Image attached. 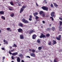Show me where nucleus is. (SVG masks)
Instances as JSON below:
<instances>
[{"instance_id": "f257e3e1", "label": "nucleus", "mask_w": 62, "mask_h": 62, "mask_svg": "<svg viewBox=\"0 0 62 62\" xmlns=\"http://www.w3.org/2000/svg\"><path fill=\"white\" fill-rule=\"evenodd\" d=\"M26 8V7L25 6H23L22 8L20 10V13H22V12L23 11L24 9L23 8Z\"/></svg>"}, {"instance_id": "f03ea898", "label": "nucleus", "mask_w": 62, "mask_h": 62, "mask_svg": "<svg viewBox=\"0 0 62 62\" xmlns=\"http://www.w3.org/2000/svg\"><path fill=\"white\" fill-rule=\"evenodd\" d=\"M22 22H23V23H29V22L27 20H25V19H24V18H23L22 19Z\"/></svg>"}, {"instance_id": "7ed1b4c3", "label": "nucleus", "mask_w": 62, "mask_h": 62, "mask_svg": "<svg viewBox=\"0 0 62 62\" xmlns=\"http://www.w3.org/2000/svg\"><path fill=\"white\" fill-rule=\"evenodd\" d=\"M60 25L59 27V30L60 31H61L60 29H62V27H61V26H62V21H60Z\"/></svg>"}, {"instance_id": "20e7f679", "label": "nucleus", "mask_w": 62, "mask_h": 62, "mask_svg": "<svg viewBox=\"0 0 62 62\" xmlns=\"http://www.w3.org/2000/svg\"><path fill=\"white\" fill-rule=\"evenodd\" d=\"M41 8L43 9L44 10H46V11H48V7L45 6L42 7H41Z\"/></svg>"}, {"instance_id": "39448f33", "label": "nucleus", "mask_w": 62, "mask_h": 62, "mask_svg": "<svg viewBox=\"0 0 62 62\" xmlns=\"http://www.w3.org/2000/svg\"><path fill=\"white\" fill-rule=\"evenodd\" d=\"M18 31L19 33H23V29L19 28L17 30Z\"/></svg>"}, {"instance_id": "423d86ee", "label": "nucleus", "mask_w": 62, "mask_h": 62, "mask_svg": "<svg viewBox=\"0 0 62 62\" xmlns=\"http://www.w3.org/2000/svg\"><path fill=\"white\" fill-rule=\"evenodd\" d=\"M40 38H46V36L45 35H44L42 33L41 34V35L40 36Z\"/></svg>"}, {"instance_id": "0eeeda50", "label": "nucleus", "mask_w": 62, "mask_h": 62, "mask_svg": "<svg viewBox=\"0 0 62 62\" xmlns=\"http://www.w3.org/2000/svg\"><path fill=\"white\" fill-rule=\"evenodd\" d=\"M30 55L31 56H32L34 57H35L36 56L35 55V54L33 53H31L30 54Z\"/></svg>"}, {"instance_id": "6e6552de", "label": "nucleus", "mask_w": 62, "mask_h": 62, "mask_svg": "<svg viewBox=\"0 0 62 62\" xmlns=\"http://www.w3.org/2000/svg\"><path fill=\"white\" fill-rule=\"evenodd\" d=\"M18 25L19 26H21V27H23V24L21 23H19L18 24Z\"/></svg>"}, {"instance_id": "1a4fd4ad", "label": "nucleus", "mask_w": 62, "mask_h": 62, "mask_svg": "<svg viewBox=\"0 0 62 62\" xmlns=\"http://www.w3.org/2000/svg\"><path fill=\"white\" fill-rule=\"evenodd\" d=\"M54 12H51V15L52 17H55V16L54 15Z\"/></svg>"}, {"instance_id": "9d476101", "label": "nucleus", "mask_w": 62, "mask_h": 62, "mask_svg": "<svg viewBox=\"0 0 62 62\" xmlns=\"http://www.w3.org/2000/svg\"><path fill=\"white\" fill-rule=\"evenodd\" d=\"M16 58H17V61L18 62H20V61H21V60L20 59V58L19 57H16Z\"/></svg>"}, {"instance_id": "9b49d317", "label": "nucleus", "mask_w": 62, "mask_h": 62, "mask_svg": "<svg viewBox=\"0 0 62 62\" xmlns=\"http://www.w3.org/2000/svg\"><path fill=\"white\" fill-rule=\"evenodd\" d=\"M20 39H24V37L23 36V35L21 34L20 35Z\"/></svg>"}, {"instance_id": "f8f14e48", "label": "nucleus", "mask_w": 62, "mask_h": 62, "mask_svg": "<svg viewBox=\"0 0 62 62\" xmlns=\"http://www.w3.org/2000/svg\"><path fill=\"white\" fill-rule=\"evenodd\" d=\"M34 30H32L30 31L29 32V34H32L34 32Z\"/></svg>"}, {"instance_id": "ddd939ff", "label": "nucleus", "mask_w": 62, "mask_h": 62, "mask_svg": "<svg viewBox=\"0 0 62 62\" xmlns=\"http://www.w3.org/2000/svg\"><path fill=\"white\" fill-rule=\"evenodd\" d=\"M32 39H36V38L37 37V36L35 34H34L32 35Z\"/></svg>"}, {"instance_id": "4468645a", "label": "nucleus", "mask_w": 62, "mask_h": 62, "mask_svg": "<svg viewBox=\"0 0 62 62\" xmlns=\"http://www.w3.org/2000/svg\"><path fill=\"white\" fill-rule=\"evenodd\" d=\"M17 54H18L17 52H16L12 54V55H13V56H16V55Z\"/></svg>"}, {"instance_id": "2eb2a0df", "label": "nucleus", "mask_w": 62, "mask_h": 62, "mask_svg": "<svg viewBox=\"0 0 62 62\" xmlns=\"http://www.w3.org/2000/svg\"><path fill=\"white\" fill-rule=\"evenodd\" d=\"M38 14V13L37 12H35V13H33V15H34V16L36 17V15H37Z\"/></svg>"}, {"instance_id": "dca6fc26", "label": "nucleus", "mask_w": 62, "mask_h": 62, "mask_svg": "<svg viewBox=\"0 0 62 62\" xmlns=\"http://www.w3.org/2000/svg\"><path fill=\"white\" fill-rule=\"evenodd\" d=\"M19 56L21 57V58H22L23 57V55L22 54H21L19 55Z\"/></svg>"}, {"instance_id": "f3484780", "label": "nucleus", "mask_w": 62, "mask_h": 62, "mask_svg": "<svg viewBox=\"0 0 62 62\" xmlns=\"http://www.w3.org/2000/svg\"><path fill=\"white\" fill-rule=\"evenodd\" d=\"M53 42L54 43V44L53 45H54V44H56L57 43L56 42V41H55V40H53Z\"/></svg>"}, {"instance_id": "a211bd4d", "label": "nucleus", "mask_w": 62, "mask_h": 62, "mask_svg": "<svg viewBox=\"0 0 62 62\" xmlns=\"http://www.w3.org/2000/svg\"><path fill=\"white\" fill-rule=\"evenodd\" d=\"M7 29L8 31H10V32L11 31V28H7Z\"/></svg>"}, {"instance_id": "6ab92c4d", "label": "nucleus", "mask_w": 62, "mask_h": 62, "mask_svg": "<svg viewBox=\"0 0 62 62\" xmlns=\"http://www.w3.org/2000/svg\"><path fill=\"white\" fill-rule=\"evenodd\" d=\"M0 14L1 15H3V14H4V12L3 11H0Z\"/></svg>"}, {"instance_id": "aec40b11", "label": "nucleus", "mask_w": 62, "mask_h": 62, "mask_svg": "<svg viewBox=\"0 0 62 62\" xmlns=\"http://www.w3.org/2000/svg\"><path fill=\"white\" fill-rule=\"evenodd\" d=\"M50 36V34H49V33H47L46 35V37H49Z\"/></svg>"}, {"instance_id": "412c9836", "label": "nucleus", "mask_w": 62, "mask_h": 62, "mask_svg": "<svg viewBox=\"0 0 62 62\" xmlns=\"http://www.w3.org/2000/svg\"><path fill=\"white\" fill-rule=\"evenodd\" d=\"M35 17V19L36 20H37V21H38V19L39 18V17L38 16H36Z\"/></svg>"}, {"instance_id": "4be33fe9", "label": "nucleus", "mask_w": 62, "mask_h": 62, "mask_svg": "<svg viewBox=\"0 0 62 62\" xmlns=\"http://www.w3.org/2000/svg\"><path fill=\"white\" fill-rule=\"evenodd\" d=\"M55 28L54 27H52V30L53 31H54L55 30Z\"/></svg>"}, {"instance_id": "5701e85b", "label": "nucleus", "mask_w": 62, "mask_h": 62, "mask_svg": "<svg viewBox=\"0 0 62 62\" xmlns=\"http://www.w3.org/2000/svg\"><path fill=\"white\" fill-rule=\"evenodd\" d=\"M56 39L58 40H61V39L59 38V37H56Z\"/></svg>"}, {"instance_id": "b1692460", "label": "nucleus", "mask_w": 62, "mask_h": 62, "mask_svg": "<svg viewBox=\"0 0 62 62\" xmlns=\"http://www.w3.org/2000/svg\"><path fill=\"white\" fill-rule=\"evenodd\" d=\"M43 11H40L39 12V13L40 14V15H42V13H43Z\"/></svg>"}, {"instance_id": "393cba45", "label": "nucleus", "mask_w": 62, "mask_h": 62, "mask_svg": "<svg viewBox=\"0 0 62 62\" xmlns=\"http://www.w3.org/2000/svg\"><path fill=\"white\" fill-rule=\"evenodd\" d=\"M14 13L10 15V16L11 17H14Z\"/></svg>"}, {"instance_id": "a878e982", "label": "nucleus", "mask_w": 62, "mask_h": 62, "mask_svg": "<svg viewBox=\"0 0 62 62\" xmlns=\"http://www.w3.org/2000/svg\"><path fill=\"white\" fill-rule=\"evenodd\" d=\"M54 6L55 7H58V5L56 4V3H54Z\"/></svg>"}, {"instance_id": "bb28decb", "label": "nucleus", "mask_w": 62, "mask_h": 62, "mask_svg": "<svg viewBox=\"0 0 62 62\" xmlns=\"http://www.w3.org/2000/svg\"><path fill=\"white\" fill-rule=\"evenodd\" d=\"M9 9L10 11L12 10V7H9Z\"/></svg>"}, {"instance_id": "cd10ccee", "label": "nucleus", "mask_w": 62, "mask_h": 62, "mask_svg": "<svg viewBox=\"0 0 62 62\" xmlns=\"http://www.w3.org/2000/svg\"><path fill=\"white\" fill-rule=\"evenodd\" d=\"M38 49L39 50H41L42 49V47L41 46L39 47H38Z\"/></svg>"}, {"instance_id": "c85d7f7f", "label": "nucleus", "mask_w": 62, "mask_h": 62, "mask_svg": "<svg viewBox=\"0 0 62 62\" xmlns=\"http://www.w3.org/2000/svg\"><path fill=\"white\" fill-rule=\"evenodd\" d=\"M37 42L38 43H40V40L39 39H38L37 40Z\"/></svg>"}, {"instance_id": "c756f323", "label": "nucleus", "mask_w": 62, "mask_h": 62, "mask_svg": "<svg viewBox=\"0 0 62 62\" xmlns=\"http://www.w3.org/2000/svg\"><path fill=\"white\" fill-rule=\"evenodd\" d=\"M44 4H47V1H46V0H44Z\"/></svg>"}, {"instance_id": "7c9ffc66", "label": "nucleus", "mask_w": 62, "mask_h": 62, "mask_svg": "<svg viewBox=\"0 0 62 62\" xmlns=\"http://www.w3.org/2000/svg\"><path fill=\"white\" fill-rule=\"evenodd\" d=\"M1 18L2 19H3V20H5L6 19V18H5V17H4V16H1Z\"/></svg>"}, {"instance_id": "2f4dec72", "label": "nucleus", "mask_w": 62, "mask_h": 62, "mask_svg": "<svg viewBox=\"0 0 62 62\" xmlns=\"http://www.w3.org/2000/svg\"><path fill=\"white\" fill-rule=\"evenodd\" d=\"M56 60H57V58H56L54 60V62H57Z\"/></svg>"}, {"instance_id": "473e14b6", "label": "nucleus", "mask_w": 62, "mask_h": 62, "mask_svg": "<svg viewBox=\"0 0 62 62\" xmlns=\"http://www.w3.org/2000/svg\"><path fill=\"white\" fill-rule=\"evenodd\" d=\"M10 4H11V5L12 6H13L14 4H13V3L12 2V1H11L10 2Z\"/></svg>"}, {"instance_id": "72a5a7b5", "label": "nucleus", "mask_w": 62, "mask_h": 62, "mask_svg": "<svg viewBox=\"0 0 62 62\" xmlns=\"http://www.w3.org/2000/svg\"><path fill=\"white\" fill-rule=\"evenodd\" d=\"M13 46V47H14V46L15 47H17V45H16L15 44H14V45Z\"/></svg>"}, {"instance_id": "f704fd0d", "label": "nucleus", "mask_w": 62, "mask_h": 62, "mask_svg": "<svg viewBox=\"0 0 62 62\" xmlns=\"http://www.w3.org/2000/svg\"><path fill=\"white\" fill-rule=\"evenodd\" d=\"M32 53H33L35 52V50L34 49H32Z\"/></svg>"}, {"instance_id": "c9c22d12", "label": "nucleus", "mask_w": 62, "mask_h": 62, "mask_svg": "<svg viewBox=\"0 0 62 62\" xmlns=\"http://www.w3.org/2000/svg\"><path fill=\"white\" fill-rule=\"evenodd\" d=\"M50 6L51 7H52V8H53V7H54V5H53V4L52 3H51V4Z\"/></svg>"}, {"instance_id": "e433bc0d", "label": "nucleus", "mask_w": 62, "mask_h": 62, "mask_svg": "<svg viewBox=\"0 0 62 62\" xmlns=\"http://www.w3.org/2000/svg\"><path fill=\"white\" fill-rule=\"evenodd\" d=\"M45 14L43 13L42 14V17H45Z\"/></svg>"}, {"instance_id": "4c0bfd02", "label": "nucleus", "mask_w": 62, "mask_h": 62, "mask_svg": "<svg viewBox=\"0 0 62 62\" xmlns=\"http://www.w3.org/2000/svg\"><path fill=\"white\" fill-rule=\"evenodd\" d=\"M26 58H30V57L29 56H26Z\"/></svg>"}, {"instance_id": "58836bf2", "label": "nucleus", "mask_w": 62, "mask_h": 62, "mask_svg": "<svg viewBox=\"0 0 62 62\" xmlns=\"http://www.w3.org/2000/svg\"><path fill=\"white\" fill-rule=\"evenodd\" d=\"M58 37L59 38L61 39V35H59V36Z\"/></svg>"}, {"instance_id": "ea45409f", "label": "nucleus", "mask_w": 62, "mask_h": 62, "mask_svg": "<svg viewBox=\"0 0 62 62\" xmlns=\"http://www.w3.org/2000/svg\"><path fill=\"white\" fill-rule=\"evenodd\" d=\"M50 18H52V21H53V20H54V18H53V17H50Z\"/></svg>"}, {"instance_id": "a19ab883", "label": "nucleus", "mask_w": 62, "mask_h": 62, "mask_svg": "<svg viewBox=\"0 0 62 62\" xmlns=\"http://www.w3.org/2000/svg\"><path fill=\"white\" fill-rule=\"evenodd\" d=\"M48 44L49 45H51V42H49V43H48Z\"/></svg>"}, {"instance_id": "79ce46f5", "label": "nucleus", "mask_w": 62, "mask_h": 62, "mask_svg": "<svg viewBox=\"0 0 62 62\" xmlns=\"http://www.w3.org/2000/svg\"><path fill=\"white\" fill-rule=\"evenodd\" d=\"M14 51H15V50H14V49H13L12 50H11V52H14Z\"/></svg>"}, {"instance_id": "37998d69", "label": "nucleus", "mask_w": 62, "mask_h": 62, "mask_svg": "<svg viewBox=\"0 0 62 62\" xmlns=\"http://www.w3.org/2000/svg\"><path fill=\"white\" fill-rule=\"evenodd\" d=\"M11 58L12 59H13V60H14V56H12V57H11Z\"/></svg>"}, {"instance_id": "c03bdc74", "label": "nucleus", "mask_w": 62, "mask_h": 62, "mask_svg": "<svg viewBox=\"0 0 62 62\" xmlns=\"http://www.w3.org/2000/svg\"><path fill=\"white\" fill-rule=\"evenodd\" d=\"M50 29L49 28H47V29H46V30L47 31H50Z\"/></svg>"}, {"instance_id": "a18cd8bd", "label": "nucleus", "mask_w": 62, "mask_h": 62, "mask_svg": "<svg viewBox=\"0 0 62 62\" xmlns=\"http://www.w3.org/2000/svg\"><path fill=\"white\" fill-rule=\"evenodd\" d=\"M2 50H4V51H5V48H4V47H2L1 48Z\"/></svg>"}, {"instance_id": "49530a36", "label": "nucleus", "mask_w": 62, "mask_h": 62, "mask_svg": "<svg viewBox=\"0 0 62 62\" xmlns=\"http://www.w3.org/2000/svg\"><path fill=\"white\" fill-rule=\"evenodd\" d=\"M9 53L10 54H12V53L10 52V51L9 52Z\"/></svg>"}, {"instance_id": "de8ad7c7", "label": "nucleus", "mask_w": 62, "mask_h": 62, "mask_svg": "<svg viewBox=\"0 0 62 62\" xmlns=\"http://www.w3.org/2000/svg\"><path fill=\"white\" fill-rule=\"evenodd\" d=\"M5 42L6 44H8V41H6Z\"/></svg>"}, {"instance_id": "09e8293b", "label": "nucleus", "mask_w": 62, "mask_h": 62, "mask_svg": "<svg viewBox=\"0 0 62 62\" xmlns=\"http://www.w3.org/2000/svg\"><path fill=\"white\" fill-rule=\"evenodd\" d=\"M29 20L30 21H32V19H31V18H29Z\"/></svg>"}, {"instance_id": "8fccbe9b", "label": "nucleus", "mask_w": 62, "mask_h": 62, "mask_svg": "<svg viewBox=\"0 0 62 62\" xmlns=\"http://www.w3.org/2000/svg\"><path fill=\"white\" fill-rule=\"evenodd\" d=\"M30 18H32V16H31V15L30 16Z\"/></svg>"}, {"instance_id": "3c124183", "label": "nucleus", "mask_w": 62, "mask_h": 62, "mask_svg": "<svg viewBox=\"0 0 62 62\" xmlns=\"http://www.w3.org/2000/svg\"><path fill=\"white\" fill-rule=\"evenodd\" d=\"M5 58V57H3V61H4V59Z\"/></svg>"}, {"instance_id": "603ef678", "label": "nucleus", "mask_w": 62, "mask_h": 62, "mask_svg": "<svg viewBox=\"0 0 62 62\" xmlns=\"http://www.w3.org/2000/svg\"><path fill=\"white\" fill-rule=\"evenodd\" d=\"M36 6H37V7H38V6H39V5L38 4V3H37V2L36 3Z\"/></svg>"}, {"instance_id": "864d4df0", "label": "nucleus", "mask_w": 62, "mask_h": 62, "mask_svg": "<svg viewBox=\"0 0 62 62\" xmlns=\"http://www.w3.org/2000/svg\"><path fill=\"white\" fill-rule=\"evenodd\" d=\"M18 6H21V4H20V3H18Z\"/></svg>"}, {"instance_id": "5fc2aeb1", "label": "nucleus", "mask_w": 62, "mask_h": 62, "mask_svg": "<svg viewBox=\"0 0 62 62\" xmlns=\"http://www.w3.org/2000/svg\"><path fill=\"white\" fill-rule=\"evenodd\" d=\"M42 23H45V21H43Z\"/></svg>"}, {"instance_id": "6e6d98bb", "label": "nucleus", "mask_w": 62, "mask_h": 62, "mask_svg": "<svg viewBox=\"0 0 62 62\" xmlns=\"http://www.w3.org/2000/svg\"><path fill=\"white\" fill-rule=\"evenodd\" d=\"M3 42H6V40H5V39H4Z\"/></svg>"}, {"instance_id": "4d7b16f0", "label": "nucleus", "mask_w": 62, "mask_h": 62, "mask_svg": "<svg viewBox=\"0 0 62 62\" xmlns=\"http://www.w3.org/2000/svg\"><path fill=\"white\" fill-rule=\"evenodd\" d=\"M21 62H24V61H23V60H22Z\"/></svg>"}, {"instance_id": "13d9d810", "label": "nucleus", "mask_w": 62, "mask_h": 62, "mask_svg": "<svg viewBox=\"0 0 62 62\" xmlns=\"http://www.w3.org/2000/svg\"><path fill=\"white\" fill-rule=\"evenodd\" d=\"M32 50L31 49H29V51H32Z\"/></svg>"}, {"instance_id": "bf43d9fd", "label": "nucleus", "mask_w": 62, "mask_h": 62, "mask_svg": "<svg viewBox=\"0 0 62 62\" xmlns=\"http://www.w3.org/2000/svg\"><path fill=\"white\" fill-rule=\"evenodd\" d=\"M9 48H10V49H12V47L11 46H9Z\"/></svg>"}, {"instance_id": "052dcab7", "label": "nucleus", "mask_w": 62, "mask_h": 62, "mask_svg": "<svg viewBox=\"0 0 62 62\" xmlns=\"http://www.w3.org/2000/svg\"><path fill=\"white\" fill-rule=\"evenodd\" d=\"M51 24H49V26L50 27L51 26Z\"/></svg>"}, {"instance_id": "680f3d73", "label": "nucleus", "mask_w": 62, "mask_h": 62, "mask_svg": "<svg viewBox=\"0 0 62 62\" xmlns=\"http://www.w3.org/2000/svg\"><path fill=\"white\" fill-rule=\"evenodd\" d=\"M1 33V30L0 29V33Z\"/></svg>"}, {"instance_id": "e2e57ef3", "label": "nucleus", "mask_w": 62, "mask_h": 62, "mask_svg": "<svg viewBox=\"0 0 62 62\" xmlns=\"http://www.w3.org/2000/svg\"><path fill=\"white\" fill-rule=\"evenodd\" d=\"M41 27V28H43V26H42Z\"/></svg>"}, {"instance_id": "0e129e2a", "label": "nucleus", "mask_w": 62, "mask_h": 62, "mask_svg": "<svg viewBox=\"0 0 62 62\" xmlns=\"http://www.w3.org/2000/svg\"><path fill=\"white\" fill-rule=\"evenodd\" d=\"M11 62H14V61H12Z\"/></svg>"}, {"instance_id": "69168bd1", "label": "nucleus", "mask_w": 62, "mask_h": 62, "mask_svg": "<svg viewBox=\"0 0 62 62\" xmlns=\"http://www.w3.org/2000/svg\"><path fill=\"white\" fill-rule=\"evenodd\" d=\"M50 62H53L52 61V60H50Z\"/></svg>"}, {"instance_id": "338daca9", "label": "nucleus", "mask_w": 62, "mask_h": 62, "mask_svg": "<svg viewBox=\"0 0 62 62\" xmlns=\"http://www.w3.org/2000/svg\"><path fill=\"white\" fill-rule=\"evenodd\" d=\"M5 43H4V44H5Z\"/></svg>"}, {"instance_id": "774afa93", "label": "nucleus", "mask_w": 62, "mask_h": 62, "mask_svg": "<svg viewBox=\"0 0 62 62\" xmlns=\"http://www.w3.org/2000/svg\"><path fill=\"white\" fill-rule=\"evenodd\" d=\"M1 44H0V46H1Z\"/></svg>"}]
</instances>
